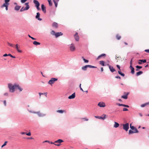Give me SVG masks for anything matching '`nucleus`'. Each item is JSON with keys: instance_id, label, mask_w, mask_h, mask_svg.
<instances>
[{"instance_id": "a211bd4d", "label": "nucleus", "mask_w": 149, "mask_h": 149, "mask_svg": "<svg viewBox=\"0 0 149 149\" xmlns=\"http://www.w3.org/2000/svg\"><path fill=\"white\" fill-rule=\"evenodd\" d=\"M33 3L35 4L36 7L37 6H39L40 3L38 1L34 0Z\"/></svg>"}, {"instance_id": "473e14b6", "label": "nucleus", "mask_w": 149, "mask_h": 149, "mask_svg": "<svg viewBox=\"0 0 149 149\" xmlns=\"http://www.w3.org/2000/svg\"><path fill=\"white\" fill-rule=\"evenodd\" d=\"M133 130L134 133H137L139 132V131L136 128H134Z\"/></svg>"}, {"instance_id": "72a5a7b5", "label": "nucleus", "mask_w": 149, "mask_h": 149, "mask_svg": "<svg viewBox=\"0 0 149 149\" xmlns=\"http://www.w3.org/2000/svg\"><path fill=\"white\" fill-rule=\"evenodd\" d=\"M82 58L85 63H88V60L86 59L83 57H82Z\"/></svg>"}, {"instance_id": "b1692460", "label": "nucleus", "mask_w": 149, "mask_h": 149, "mask_svg": "<svg viewBox=\"0 0 149 149\" xmlns=\"http://www.w3.org/2000/svg\"><path fill=\"white\" fill-rule=\"evenodd\" d=\"M100 64L103 66H105L104 61H100Z\"/></svg>"}, {"instance_id": "680f3d73", "label": "nucleus", "mask_w": 149, "mask_h": 149, "mask_svg": "<svg viewBox=\"0 0 149 149\" xmlns=\"http://www.w3.org/2000/svg\"><path fill=\"white\" fill-rule=\"evenodd\" d=\"M39 94L40 95V97H41V95H43V93H39Z\"/></svg>"}, {"instance_id": "4468645a", "label": "nucleus", "mask_w": 149, "mask_h": 149, "mask_svg": "<svg viewBox=\"0 0 149 149\" xmlns=\"http://www.w3.org/2000/svg\"><path fill=\"white\" fill-rule=\"evenodd\" d=\"M41 8L42 10L44 13H46V8L45 6L43 4L41 5Z\"/></svg>"}, {"instance_id": "de8ad7c7", "label": "nucleus", "mask_w": 149, "mask_h": 149, "mask_svg": "<svg viewBox=\"0 0 149 149\" xmlns=\"http://www.w3.org/2000/svg\"><path fill=\"white\" fill-rule=\"evenodd\" d=\"M81 84H80V85H79V87L80 88V90L82 91H83V89H82V88H81Z\"/></svg>"}, {"instance_id": "f03ea898", "label": "nucleus", "mask_w": 149, "mask_h": 149, "mask_svg": "<svg viewBox=\"0 0 149 149\" xmlns=\"http://www.w3.org/2000/svg\"><path fill=\"white\" fill-rule=\"evenodd\" d=\"M25 5L26 6V7L25 8L22 7L20 10V11L22 12L25 10H27L30 7L29 5V3H25Z\"/></svg>"}, {"instance_id": "0eeeda50", "label": "nucleus", "mask_w": 149, "mask_h": 149, "mask_svg": "<svg viewBox=\"0 0 149 149\" xmlns=\"http://www.w3.org/2000/svg\"><path fill=\"white\" fill-rule=\"evenodd\" d=\"M70 50L71 52H73L76 49V48L73 44H71L70 47Z\"/></svg>"}, {"instance_id": "412c9836", "label": "nucleus", "mask_w": 149, "mask_h": 149, "mask_svg": "<svg viewBox=\"0 0 149 149\" xmlns=\"http://www.w3.org/2000/svg\"><path fill=\"white\" fill-rule=\"evenodd\" d=\"M119 125L118 123L115 122L113 127L115 128H117L119 126Z\"/></svg>"}, {"instance_id": "f704fd0d", "label": "nucleus", "mask_w": 149, "mask_h": 149, "mask_svg": "<svg viewBox=\"0 0 149 149\" xmlns=\"http://www.w3.org/2000/svg\"><path fill=\"white\" fill-rule=\"evenodd\" d=\"M53 1L54 2V3L55 4V6L56 7H57V2H56L55 0H53Z\"/></svg>"}, {"instance_id": "ea45409f", "label": "nucleus", "mask_w": 149, "mask_h": 149, "mask_svg": "<svg viewBox=\"0 0 149 149\" xmlns=\"http://www.w3.org/2000/svg\"><path fill=\"white\" fill-rule=\"evenodd\" d=\"M34 113H37L39 116L40 117V116H42V114L40 113V112H35Z\"/></svg>"}, {"instance_id": "e433bc0d", "label": "nucleus", "mask_w": 149, "mask_h": 149, "mask_svg": "<svg viewBox=\"0 0 149 149\" xmlns=\"http://www.w3.org/2000/svg\"><path fill=\"white\" fill-rule=\"evenodd\" d=\"M148 103H145L144 104H141V107H145L147 105H148Z\"/></svg>"}, {"instance_id": "4d7b16f0", "label": "nucleus", "mask_w": 149, "mask_h": 149, "mask_svg": "<svg viewBox=\"0 0 149 149\" xmlns=\"http://www.w3.org/2000/svg\"><path fill=\"white\" fill-rule=\"evenodd\" d=\"M27 139H34V138H33L32 137H28L27 138Z\"/></svg>"}, {"instance_id": "9b49d317", "label": "nucleus", "mask_w": 149, "mask_h": 149, "mask_svg": "<svg viewBox=\"0 0 149 149\" xmlns=\"http://www.w3.org/2000/svg\"><path fill=\"white\" fill-rule=\"evenodd\" d=\"M15 47L16 49L18 52L19 53H21L22 52V51L19 49V48H20V46L18 44H17L15 45Z\"/></svg>"}, {"instance_id": "9d476101", "label": "nucleus", "mask_w": 149, "mask_h": 149, "mask_svg": "<svg viewBox=\"0 0 149 149\" xmlns=\"http://www.w3.org/2000/svg\"><path fill=\"white\" fill-rule=\"evenodd\" d=\"M129 94V93H124V94H125V95L122 96H121V98H124L125 99H127V96Z\"/></svg>"}, {"instance_id": "58836bf2", "label": "nucleus", "mask_w": 149, "mask_h": 149, "mask_svg": "<svg viewBox=\"0 0 149 149\" xmlns=\"http://www.w3.org/2000/svg\"><path fill=\"white\" fill-rule=\"evenodd\" d=\"M131 69V73L133 74H134V68H132Z\"/></svg>"}, {"instance_id": "a18cd8bd", "label": "nucleus", "mask_w": 149, "mask_h": 149, "mask_svg": "<svg viewBox=\"0 0 149 149\" xmlns=\"http://www.w3.org/2000/svg\"><path fill=\"white\" fill-rule=\"evenodd\" d=\"M28 36H29V38H31L32 39H33V40H36V39H35V38H33V37H31V36L29 35H28Z\"/></svg>"}, {"instance_id": "5701e85b", "label": "nucleus", "mask_w": 149, "mask_h": 149, "mask_svg": "<svg viewBox=\"0 0 149 149\" xmlns=\"http://www.w3.org/2000/svg\"><path fill=\"white\" fill-rule=\"evenodd\" d=\"M57 112L60 113H63L64 112H65L66 111L64 110H57Z\"/></svg>"}, {"instance_id": "dca6fc26", "label": "nucleus", "mask_w": 149, "mask_h": 149, "mask_svg": "<svg viewBox=\"0 0 149 149\" xmlns=\"http://www.w3.org/2000/svg\"><path fill=\"white\" fill-rule=\"evenodd\" d=\"M108 65H109V68L111 72H113L115 71V70L113 67L111 66L110 65H109V64H108Z\"/></svg>"}, {"instance_id": "5fc2aeb1", "label": "nucleus", "mask_w": 149, "mask_h": 149, "mask_svg": "<svg viewBox=\"0 0 149 149\" xmlns=\"http://www.w3.org/2000/svg\"><path fill=\"white\" fill-rule=\"evenodd\" d=\"M145 52L148 53H149V49H146L145 50Z\"/></svg>"}, {"instance_id": "79ce46f5", "label": "nucleus", "mask_w": 149, "mask_h": 149, "mask_svg": "<svg viewBox=\"0 0 149 149\" xmlns=\"http://www.w3.org/2000/svg\"><path fill=\"white\" fill-rule=\"evenodd\" d=\"M81 120H84V121H88V119L86 118H81Z\"/></svg>"}, {"instance_id": "c85d7f7f", "label": "nucleus", "mask_w": 149, "mask_h": 149, "mask_svg": "<svg viewBox=\"0 0 149 149\" xmlns=\"http://www.w3.org/2000/svg\"><path fill=\"white\" fill-rule=\"evenodd\" d=\"M118 73L122 76L124 77L125 76V74L123 73H122L120 70H118Z\"/></svg>"}, {"instance_id": "39448f33", "label": "nucleus", "mask_w": 149, "mask_h": 149, "mask_svg": "<svg viewBox=\"0 0 149 149\" xmlns=\"http://www.w3.org/2000/svg\"><path fill=\"white\" fill-rule=\"evenodd\" d=\"M10 0H5V3L3 4V5L1 6V8L6 6H8L9 3V2L10 1Z\"/></svg>"}, {"instance_id": "c03bdc74", "label": "nucleus", "mask_w": 149, "mask_h": 149, "mask_svg": "<svg viewBox=\"0 0 149 149\" xmlns=\"http://www.w3.org/2000/svg\"><path fill=\"white\" fill-rule=\"evenodd\" d=\"M136 68L137 69H141L142 68V67L141 66H139L138 65H137L136 66Z\"/></svg>"}, {"instance_id": "13d9d810", "label": "nucleus", "mask_w": 149, "mask_h": 149, "mask_svg": "<svg viewBox=\"0 0 149 149\" xmlns=\"http://www.w3.org/2000/svg\"><path fill=\"white\" fill-rule=\"evenodd\" d=\"M130 128L131 130H133L134 128H135L134 126H132V127H131Z\"/></svg>"}, {"instance_id": "338daca9", "label": "nucleus", "mask_w": 149, "mask_h": 149, "mask_svg": "<svg viewBox=\"0 0 149 149\" xmlns=\"http://www.w3.org/2000/svg\"><path fill=\"white\" fill-rule=\"evenodd\" d=\"M36 7L38 10H39L40 9V8L39 7V6H37Z\"/></svg>"}, {"instance_id": "4be33fe9", "label": "nucleus", "mask_w": 149, "mask_h": 149, "mask_svg": "<svg viewBox=\"0 0 149 149\" xmlns=\"http://www.w3.org/2000/svg\"><path fill=\"white\" fill-rule=\"evenodd\" d=\"M20 6H19L18 5H17L15 7V10H18L20 9Z\"/></svg>"}, {"instance_id": "c756f323", "label": "nucleus", "mask_w": 149, "mask_h": 149, "mask_svg": "<svg viewBox=\"0 0 149 149\" xmlns=\"http://www.w3.org/2000/svg\"><path fill=\"white\" fill-rule=\"evenodd\" d=\"M50 33L53 36H55V34H56V33L55 32V31L53 30Z\"/></svg>"}, {"instance_id": "6e6552de", "label": "nucleus", "mask_w": 149, "mask_h": 149, "mask_svg": "<svg viewBox=\"0 0 149 149\" xmlns=\"http://www.w3.org/2000/svg\"><path fill=\"white\" fill-rule=\"evenodd\" d=\"M98 106L100 107H104L106 106V105L103 102H100L98 103Z\"/></svg>"}, {"instance_id": "423d86ee", "label": "nucleus", "mask_w": 149, "mask_h": 149, "mask_svg": "<svg viewBox=\"0 0 149 149\" xmlns=\"http://www.w3.org/2000/svg\"><path fill=\"white\" fill-rule=\"evenodd\" d=\"M123 128L124 130L126 131H127L129 128V123H127L125 124H123Z\"/></svg>"}, {"instance_id": "6e6d98bb", "label": "nucleus", "mask_w": 149, "mask_h": 149, "mask_svg": "<svg viewBox=\"0 0 149 149\" xmlns=\"http://www.w3.org/2000/svg\"><path fill=\"white\" fill-rule=\"evenodd\" d=\"M115 78H116L119 79H121L120 77V76H116V77H115Z\"/></svg>"}, {"instance_id": "09e8293b", "label": "nucleus", "mask_w": 149, "mask_h": 149, "mask_svg": "<svg viewBox=\"0 0 149 149\" xmlns=\"http://www.w3.org/2000/svg\"><path fill=\"white\" fill-rule=\"evenodd\" d=\"M123 111H128V109L126 108H123Z\"/></svg>"}, {"instance_id": "37998d69", "label": "nucleus", "mask_w": 149, "mask_h": 149, "mask_svg": "<svg viewBox=\"0 0 149 149\" xmlns=\"http://www.w3.org/2000/svg\"><path fill=\"white\" fill-rule=\"evenodd\" d=\"M139 61H140L141 62H143V63H146V60H139Z\"/></svg>"}, {"instance_id": "69168bd1", "label": "nucleus", "mask_w": 149, "mask_h": 149, "mask_svg": "<svg viewBox=\"0 0 149 149\" xmlns=\"http://www.w3.org/2000/svg\"><path fill=\"white\" fill-rule=\"evenodd\" d=\"M3 56L5 57L8 56V54H4Z\"/></svg>"}, {"instance_id": "20e7f679", "label": "nucleus", "mask_w": 149, "mask_h": 149, "mask_svg": "<svg viewBox=\"0 0 149 149\" xmlns=\"http://www.w3.org/2000/svg\"><path fill=\"white\" fill-rule=\"evenodd\" d=\"M58 80L57 78H52L48 82V84H50L51 85H52V84H54L55 81H57Z\"/></svg>"}, {"instance_id": "cd10ccee", "label": "nucleus", "mask_w": 149, "mask_h": 149, "mask_svg": "<svg viewBox=\"0 0 149 149\" xmlns=\"http://www.w3.org/2000/svg\"><path fill=\"white\" fill-rule=\"evenodd\" d=\"M87 65H86L85 66H83L82 67V69L84 70H87Z\"/></svg>"}, {"instance_id": "f8f14e48", "label": "nucleus", "mask_w": 149, "mask_h": 149, "mask_svg": "<svg viewBox=\"0 0 149 149\" xmlns=\"http://www.w3.org/2000/svg\"><path fill=\"white\" fill-rule=\"evenodd\" d=\"M74 37L76 40L78 41L79 40V37L77 33L76 32L74 35Z\"/></svg>"}, {"instance_id": "bf43d9fd", "label": "nucleus", "mask_w": 149, "mask_h": 149, "mask_svg": "<svg viewBox=\"0 0 149 149\" xmlns=\"http://www.w3.org/2000/svg\"><path fill=\"white\" fill-rule=\"evenodd\" d=\"M3 103L5 106H6V100H5L3 101Z\"/></svg>"}, {"instance_id": "aec40b11", "label": "nucleus", "mask_w": 149, "mask_h": 149, "mask_svg": "<svg viewBox=\"0 0 149 149\" xmlns=\"http://www.w3.org/2000/svg\"><path fill=\"white\" fill-rule=\"evenodd\" d=\"M52 25V26L53 27H54L55 28H57L58 27V24L56 22H54L53 23Z\"/></svg>"}, {"instance_id": "4c0bfd02", "label": "nucleus", "mask_w": 149, "mask_h": 149, "mask_svg": "<svg viewBox=\"0 0 149 149\" xmlns=\"http://www.w3.org/2000/svg\"><path fill=\"white\" fill-rule=\"evenodd\" d=\"M7 44L8 45L10 46V47H14V45L10 43L9 42H7Z\"/></svg>"}, {"instance_id": "a878e982", "label": "nucleus", "mask_w": 149, "mask_h": 149, "mask_svg": "<svg viewBox=\"0 0 149 149\" xmlns=\"http://www.w3.org/2000/svg\"><path fill=\"white\" fill-rule=\"evenodd\" d=\"M40 43L36 41H34L33 42V44L36 45H40Z\"/></svg>"}, {"instance_id": "2f4dec72", "label": "nucleus", "mask_w": 149, "mask_h": 149, "mask_svg": "<svg viewBox=\"0 0 149 149\" xmlns=\"http://www.w3.org/2000/svg\"><path fill=\"white\" fill-rule=\"evenodd\" d=\"M87 68H96V67L92 66L91 65H87Z\"/></svg>"}, {"instance_id": "7ed1b4c3", "label": "nucleus", "mask_w": 149, "mask_h": 149, "mask_svg": "<svg viewBox=\"0 0 149 149\" xmlns=\"http://www.w3.org/2000/svg\"><path fill=\"white\" fill-rule=\"evenodd\" d=\"M63 141L61 139H59L55 141V145L57 146H60L61 145V143L63 142Z\"/></svg>"}, {"instance_id": "774afa93", "label": "nucleus", "mask_w": 149, "mask_h": 149, "mask_svg": "<svg viewBox=\"0 0 149 149\" xmlns=\"http://www.w3.org/2000/svg\"><path fill=\"white\" fill-rule=\"evenodd\" d=\"M13 55H12L11 54H8V56H10L11 57H12V56Z\"/></svg>"}, {"instance_id": "ddd939ff", "label": "nucleus", "mask_w": 149, "mask_h": 149, "mask_svg": "<svg viewBox=\"0 0 149 149\" xmlns=\"http://www.w3.org/2000/svg\"><path fill=\"white\" fill-rule=\"evenodd\" d=\"M106 56V54H103L99 55L97 58V60H99L101 57L105 58Z\"/></svg>"}, {"instance_id": "49530a36", "label": "nucleus", "mask_w": 149, "mask_h": 149, "mask_svg": "<svg viewBox=\"0 0 149 149\" xmlns=\"http://www.w3.org/2000/svg\"><path fill=\"white\" fill-rule=\"evenodd\" d=\"M118 106H123V104H122L118 103L117 104Z\"/></svg>"}, {"instance_id": "7c9ffc66", "label": "nucleus", "mask_w": 149, "mask_h": 149, "mask_svg": "<svg viewBox=\"0 0 149 149\" xmlns=\"http://www.w3.org/2000/svg\"><path fill=\"white\" fill-rule=\"evenodd\" d=\"M17 88L20 91H21L22 90V89L19 87V85L17 84Z\"/></svg>"}, {"instance_id": "393cba45", "label": "nucleus", "mask_w": 149, "mask_h": 149, "mask_svg": "<svg viewBox=\"0 0 149 149\" xmlns=\"http://www.w3.org/2000/svg\"><path fill=\"white\" fill-rule=\"evenodd\" d=\"M116 39L118 40H119L121 38V36L118 34H117L116 36Z\"/></svg>"}, {"instance_id": "3c124183", "label": "nucleus", "mask_w": 149, "mask_h": 149, "mask_svg": "<svg viewBox=\"0 0 149 149\" xmlns=\"http://www.w3.org/2000/svg\"><path fill=\"white\" fill-rule=\"evenodd\" d=\"M27 0H21V2L22 3H24Z\"/></svg>"}, {"instance_id": "864d4df0", "label": "nucleus", "mask_w": 149, "mask_h": 149, "mask_svg": "<svg viewBox=\"0 0 149 149\" xmlns=\"http://www.w3.org/2000/svg\"><path fill=\"white\" fill-rule=\"evenodd\" d=\"M116 66L119 69V70H120V65H117Z\"/></svg>"}, {"instance_id": "6ab92c4d", "label": "nucleus", "mask_w": 149, "mask_h": 149, "mask_svg": "<svg viewBox=\"0 0 149 149\" xmlns=\"http://www.w3.org/2000/svg\"><path fill=\"white\" fill-rule=\"evenodd\" d=\"M37 15L36 17V19H38V20L40 21H41L42 20V19L40 18H39L40 14L39 13H37Z\"/></svg>"}, {"instance_id": "bb28decb", "label": "nucleus", "mask_w": 149, "mask_h": 149, "mask_svg": "<svg viewBox=\"0 0 149 149\" xmlns=\"http://www.w3.org/2000/svg\"><path fill=\"white\" fill-rule=\"evenodd\" d=\"M143 72L142 71H139L136 74V75L137 76H138L141 74H142L143 73Z\"/></svg>"}, {"instance_id": "052dcab7", "label": "nucleus", "mask_w": 149, "mask_h": 149, "mask_svg": "<svg viewBox=\"0 0 149 149\" xmlns=\"http://www.w3.org/2000/svg\"><path fill=\"white\" fill-rule=\"evenodd\" d=\"M123 106L124 107H129V106H128L127 105H126L124 104H123Z\"/></svg>"}, {"instance_id": "2eb2a0df", "label": "nucleus", "mask_w": 149, "mask_h": 149, "mask_svg": "<svg viewBox=\"0 0 149 149\" xmlns=\"http://www.w3.org/2000/svg\"><path fill=\"white\" fill-rule=\"evenodd\" d=\"M75 97V93H74L71 95H70L68 98L69 99H72L74 98Z\"/></svg>"}, {"instance_id": "f3484780", "label": "nucleus", "mask_w": 149, "mask_h": 149, "mask_svg": "<svg viewBox=\"0 0 149 149\" xmlns=\"http://www.w3.org/2000/svg\"><path fill=\"white\" fill-rule=\"evenodd\" d=\"M63 35V33L60 32H58L56 33V34H55V37L56 38H57L59 36H62Z\"/></svg>"}, {"instance_id": "a19ab883", "label": "nucleus", "mask_w": 149, "mask_h": 149, "mask_svg": "<svg viewBox=\"0 0 149 149\" xmlns=\"http://www.w3.org/2000/svg\"><path fill=\"white\" fill-rule=\"evenodd\" d=\"M48 1L49 2V5L50 6H52V3L51 2V0H48Z\"/></svg>"}, {"instance_id": "0e129e2a", "label": "nucleus", "mask_w": 149, "mask_h": 149, "mask_svg": "<svg viewBox=\"0 0 149 149\" xmlns=\"http://www.w3.org/2000/svg\"><path fill=\"white\" fill-rule=\"evenodd\" d=\"M132 58L131 59V60L130 61V65H132Z\"/></svg>"}, {"instance_id": "e2e57ef3", "label": "nucleus", "mask_w": 149, "mask_h": 149, "mask_svg": "<svg viewBox=\"0 0 149 149\" xmlns=\"http://www.w3.org/2000/svg\"><path fill=\"white\" fill-rule=\"evenodd\" d=\"M8 95V93H6L4 94V95L5 96H7Z\"/></svg>"}, {"instance_id": "c9c22d12", "label": "nucleus", "mask_w": 149, "mask_h": 149, "mask_svg": "<svg viewBox=\"0 0 149 149\" xmlns=\"http://www.w3.org/2000/svg\"><path fill=\"white\" fill-rule=\"evenodd\" d=\"M134 133V131H133V130H129V134H133V133Z\"/></svg>"}, {"instance_id": "603ef678", "label": "nucleus", "mask_w": 149, "mask_h": 149, "mask_svg": "<svg viewBox=\"0 0 149 149\" xmlns=\"http://www.w3.org/2000/svg\"><path fill=\"white\" fill-rule=\"evenodd\" d=\"M8 143V141H5L3 144V145H4V146H5L7 144V143Z\"/></svg>"}, {"instance_id": "1a4fd4ad", "label": "nucleus", "mask_w": 149, "mask_h": 149, "mask_svg": "<svg viewBox=\"0 0 149 149\" xmlns=\"http://www.w3.org/2000/svg\"><path fill=\"white\" fill-rule=\"evenodd\" d=\"M106 116V115L105 114H103L102 115L103 117L95 116V118H99V119H102L103 120H104L106 118H105Z\"/></svg>"}, {"instance_id": "8fccbe9b", "label": "nucleus", "mask_w": 149, "mask_h": 149, "mask_svg": "<svg viewBox=\"0 0 149 149\" xmlns=\"http://www.w3.org/2000/svg\"><path fill=\"white\" fill-rule=\"evenodd\" d=\"M26 134L28 136H30L31 135V133L30 132H29L28 133H26Z\"/></svg>"}, {"instance_id": "f257e3e1", "label": "nucleus", "mask_w": 149, "mask_h": 149, "mask_svg": "<svg viewBox=\"0 0 149 149\" xmlns=\"http://www.w3.org/2000/svg\"><path fill=\"white\" fill-rule=\"evenodd\" d=\"M17 84H15L13 85L11 84H8V87L9 89V91L10 92L13 93L15 91V89L17 88Z\"/></svg>"}]
</instances>
